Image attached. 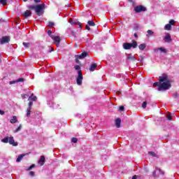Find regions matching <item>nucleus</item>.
I'll return each mask as SVG.
<instances>
[{
	"instance_id": "39",
	"label": "nucleus",
	"mask_w": 179,
	"mask_h": 179,
	"mask_svg": "<svg viewBox=\"0 0 179 179\" xmlns=\"http://www.w3.org/2000/svg\"><path fill=\"white\" fill-rule=\"evenodd\" d=\"M75 70L76 71H79L80 69V66H79V65H76V66H75Z\"/></svg>"
},
{
	"instance_id": "10",
	"label": "nucleus",
	"mask_w": 179,
	"mask_h": 179,
	"mask_svg": "<svg viewBox=\"0 0 179 179\" xmlns=\"http://www.w3.org/2000/svg\"><path fill=\"white\" fill-rule=\"evenodd\" d=\"M38 163L40 166H44V163H45V157H44V155H41Z\"/></svg>"
},
{
	"instance_id": "35",
	"label": "nucleus",
	"mask_w": 179,
	"mask_h": 179,
	"mask_svg": "<svg viewBox=\"0 0 179 179\" xmlns=\"http://www.w3.org/2000/svg\"><path fill=\"white\" fill-rule=\"evenodd\" d=\"M174 23H176V21H174V20H171L169 21V24H171V26L174 25Z\"/></svg>"
},
{
	"instance_id": "49",
	"label": "nucleus",
	"mask_w": 179,
	"mask_h": 179,
	"mask_svg": "<svg viewBox=\"0 0 179 179\" xmlns=\"http://www.w3.org/2000/svg\"><path fill=\"white\" fill-rule=\"evenodd\" d=\"M138 178V176L136 175H134L131 179H137Z\"/></svg>"
},
{
	"instance_id": "17",
	"label": "nucleus",
	"mask_w": 179,
	"mask_h": 179,
	"mask_svg": "<svg viewBox=\"0 0 179 179\" xmlns=\"http://www.w3.org/2000/svg\"><path fill=\"white\" fill-rule=\"evenodd\" d=\"M10 124H16L17 122V117L16 116H13L10 120Z\"/></svg>"
},
{
	"instance_id": "21",
	"label": "nucleus",
	"mask_w": 179,
	"mask_h": 179,
	"mask_svg": "<svg viewBox=\"0 0 179 179\" xmlns=\"http://www.w3.org/2000/svg\"><path fill=\"white\" fill-rule=\"evenodd\" d=\"M138 48H139V50H141V51H143V50H145V48H146V44H145V43H141V45H139Z\"/></svg>"
},
{
	"instance_id": "22",
	"label": "nucleus",
	"mask_w": 179,
	"mask_h": 179,
	"mask_svg": "<svg viewBox=\"0 0 179 179\" xmlns=\"http://www.w3.org/2000/svg\"><path fill=\"white\" fill-rule=\"evenodd\" d=\"M23 157H24V155H20L18 156V157L17 158L16 162H17V163L22 162V159H23Z\"/></svg>"
},
{
	"instance_id": "13",
	"label": "nucleus",
	"mask_w": 179,
	"mask_h": 179,
	"mask_svg": "<svg viewBox=\"0 0 179 179\" xmlns=\"http://www.w3.org/2000/svg\"><path fill=\"white\" fill-rule=\"evenodd\" d=\"M8 143L10 145H13V146H17V143L15 142L13 137H9Z\"/></svg>"
},
{
	"instance_id": "32",
	"label": "nucleus",
	"mask_w": 179,
	"mask_h": 179,
	"mask_svg": "<svg viewBox=\"0 0 179 179\" xmlns=\"http://www.w3.org/2000/svg\"><path fill=\"white\" fill-rule=\"evenodd\" d=\"M148 154L150 155V156H152L153 157H156V153H155V152H149Z\"/></svg>"
},
{
	"instance_id": "2",
	"label": "nucleus",
	"mask_w": 179,
	"mask_h": 179,
	"mask_svg": "<svg viewBox=\"0 0 179 179\" xmlns=\"http://www.w3.org/2000/svg\"><path fill=\"white\" fill-rule=\"evenodd\" d=\"M45 8V3H42L41 5H31L28 6V9H30L31 10H35L38 16H41V14L43 13V10H44Z\"/></svg>"
},
{
	"instance_id": "38",
	"label": "nucleus",
	"mask_w": 179,
	"mask_h": 179,
	"mask_svg": "<svg viewBox=\"0 0 179 179\" xmlns=\"http://www.w3.org/2000/svg\"><path fill=\"white\" fill-rule=\"evenodd\" d=\"M155 170H158V171H159V173H161V174L164 175V172L162 171V169H159V168L157 167V168L155 169Z\"/></svg>"
},
{
	"instance_id": "30",
	"label": "nucleus",
	"mask_w": 179,
	"mask_h": 179,
	"mask_svg": "<svg viewBox=\"0 0 179 179\" xmlns=\"http://www.w3.org/2000/svg\"><path fill=\"white\" fill-rule=\"evenodd\" d=\"M173 99H179V94L176 92L173 94Z\"/></svg>"
},
{
	"instance_id": "33",
	"label": "nucleus",
	"mask_w": 179,
	"mask_h": 179,
	"mask_svg": "<svg viewBox=\"0 0 179 179\" xmlns=\"http://www.w3.org/2000/svg\"><path fill=\"white\" fill-rule=\"evenodd\" d=\"M0 3H1V5H6L7 0H0Z\"/></svg>"
},
{
	"instance_id": "14",
	"label": "nucleus",
	"mask_w": 179,
	"mask_h": 179,
	"mask_svg": "<svg viewBox=\"0 0 179 179\" xmlns=\"http://www.w3.org/2000/svg\"><path fill=\"white\" fill-rule=\"evenodd\" d=\"M69 23H71V24H78V26H80V27H81L82 24L80 22H75L73 21V20H72V18H70L69 20Z\"/></svg>"
},
{
	"instance_id": "24",
	"label": "nucleus",
	"mask_w": 179,
	"mask_h": 179,
	"mask_svg": "<svg viewBox=\"0 0 179 179\" xmlns=\"http://www.w3.org/2000/svg\"><path fill=\"white\" fill-rule=\"evenodd\" d=\"M29 100H33V101H36L37 100V96H34L33 94L29 97Z\"/></svg>"
},
{
	"instance_id": "51",
	"label": "nucleus",
	"mask_w": 179,
	"mask_h": 179,
	"mask_svg": "<svg viewBox=\"0 0 179 179\" xmlns=\"http://www.w3.org/2000/svg\"><path fill=\"white\" fill-rule=\"evenodd\" d=\"M41 0H34V2L36 3H38V2H40Z\"/></svg>"
},
{
	"instance_id": "15",
	"label": "nucleus",
	"mask_w": 179,
	"mask_h": 179,
	"mask_svg": "<svg viewBox=\"0 0 179 179\" xmlns=\"http://www.w3.org/2000/svg\"><path fill=\"white\" fill-rule=\"evenodd\" d=\"M22 15L24 16V17H29L30 16H31V11L27 10Z\"/></svg>"
},
{
	"instance_id": "41",
	"label": "nucleus",
	"mask_w": 179,
	"mask_h": 179,
	"mask_svg": "<svg viewBox=\"0 0 179 179\" xmlns=\"http://www.w3.org/2000/svg\"><path fill=\"white\" fill-rule=\"evenodd\" d=\"M166 117H167V119H168L169 121H171V114H167Z\"/></svg>"
},
{
	"instance_id": "46",
	"label": "nucleus",
	"mask_w": 179,
	"mask_h": 179,
	"mask_svg": "<svg viewBox=\"0 0 179 179\" xmlns=\"http://www.w3.org/2000/svg\"><path fill=\"white\" fill-rule=\"evenodd\" d=\"M85 29H86L87 30L90 31V27H89V25H86V26H85Z\"/></svg>"
},
{
	"instance_id": "36",
	"label": "nucleus",
	"mask_w": 179,
	"mask_h": 179,
	"mask_svg": "<svg viewBox=\"0 0 179 179\" xmlns=\"http://www.w3.org/2000/svg\"><path fill=\"white\" fill-rule=\"evenodd\" d=\"M19 82H24V78H18L17 80V83H19Z\"/></svg>"
},
{
	"instance_id": "45",
	"label": "nucleus",
	"mask_w": 179,
	"mask_h": 179,
	"mask_svg": "<svg viewBox=\"0 0 179 179\" xmlns=\"http://www.w3.org/2000/svg\"><path fill=\"white\" fill-rule=\"evenodd\" d=\"M119 109L120 110V111H124V106H120Z\"/></svg>"
},
{
	"instance_id": "23",
	"label": "nucleus",
	"mask_w": 179,
	"mask_h": 179,
	"mask_svg": "<svg viewBox=\"0 0 179 179\" xmlns=\"http://www.w3.org/2000/svg\"><path fill=\"white\" fill-rule=\"evenodd\" d=\"M165 30H171V24H167L164 27Z\"/></svg>"
},
{
	"instance_id": "37",
	"label": "nucleus",
	"mask_w": 179,
	"mask_h": 179,
	"mask_svg": "<svg viewBox=\"0 0 179 179\" xmlns=\"http://www.w3.org/2000/svg\"><path fill=\"white\" fill-rule=\"evenodd\" d=\"M155 170H158V171H159V173H161V174L164 175V172L162 171V169H159V168L157 167V168L155 169Z\"/></svg>"
},
{
	"instance_id": "42",
	"label": "nucleus",
	"mask_w": 179,
	"mask_h": 179,
	"mask_svg": "<svg viewBox=\"0 0 179 179\" xmlns=\"http://www.w3.org/2000/svg\"><path fill=\"white\" fill-rule=\"evenodd\" d=\"M48 36H50V37H51V36H52V35H51V34H52V31L51 30H48Z\"/></svg>"
},
{
	"instance_id": "50",
	"label": "nucleus",
	"mask_w": 179,
	"mask_h": 179,
	"mask_svg": "<svg viewBox=\"0 0 179 179\" xmlns=\"http://www.w3.org/2000/svg\"><path fill=\"white\" fill-rule=\"evenodd\" d=\"M33 168H31V166H30L27 170V171H30V170H31Z\"/></svg>"
},
{
	"instance_id": "6",
	"label": "nucleus",
	"mask_w": 179,
	"mask_h": 179,
	"mask_svg": "<svg viewBox=\"0 0 179 179\" xmlns=\"http://www.w3.org/2000/svg\"><path fill=\"white\" fill-rule=\"evenodd\" d=\"M89 55V53L87 52H83L81 55H76V62H78V59H83V58H86Z\"/></svg>"
},
{
	"instance_id": "29",
	"label": "nucleus",
	"mask_w": 179,
	"mask_h": 179,
	"mask_svg": "<svg viewBox=\"0 0 179 179\" xmlns=\"http://www.w3.org/2000/svg\"><path fill=\"white\" fill-rule=\"evenodd\" d=\"M48 26H49V27H54L55 26V23H54V22H52L50 21V22H48Z\"/></svg>"
},
{
	"instance_id": "26",
	"label": "nucleus",
	"mask_w": 179,
	"mask_h": 179,
	"mask_svg": "<svg viewBox=\"0 0 179 179\" xmlns=\"http://www.w3.org/2000/svg\"><path fill=\"white\" fill-rule=\"evenodd\" d=\"M148 104H149V102H148L147 101H145L143 102V103H142V108H146V106H148Z\"/></svg>"
},
{
	"instance_id": "20",
	"label": "nucleus",
	"mask_w": 179,
	"mask_h": 179,
	"mask_svg": "<svg viewBox=\"0 0 179 179\" xmlns=\"http://www.w3.org/2000/svg\"><path fill=\"white\" fill-rule=\"evenodd\" d=\"M31 113V107H28L27 109L26 117H30Z\"/></svg>"
},
{
	"instance_id": "18",
	"label": "nucleus",
	"mask_w": 179,
	"mask_h": 179,
	"mask_svg": "<svg viewBox=\"0 0 179 179\" xmlns=\"http://www.w3.org/2000/svg\"><path fill=\"white\" fill-rule=\"evenodd\" d=\"M115 125H116L117 128H120V127H121V119H120V118L116 119Z\"/></svg>"
},
{
	"instance_id": "40",
	"label": "nucleus",
	"mask_w": 179,
	"mask_h": 179,
	"mask_svg": "<svg viewBox=\"0 0 179 179\" xmlns=\"http://www.w3.org/2000/svg\"><path fill=\"white\" fill-rule=\"evenodd\" d=\"M10 85H15V83H17V80H13V81H10Z\"/></svg>"
},
{
	"instance_id": "11",
	"label": "nucleus",
	"mask_w": 179,
	"mask_h": 179,
	"mask_svg": "<svg viewBox=\"0 0 179 179\" xmlns=\"http://www.w3.org/2000/svg\"><path fill=\"white\" fill-rule=\"evenodd\" d=\"M127 61H132L133 62L136 61V57L135 56L132 55V54H128L127 55Z\"/></svg>"
},
{
	"instance_id": "55",
	"label": "nucleus",
	"mask_w": 179,
	"mask_h": 179,
	"mask_svg": "<svg viewBox=\"0 0 179 179\" xmlns=\"http://www.w3.org/2000/svg\"><path fill=\"white\" fill-rule=\"evenodd\" d=\"M2 22H3L2 20H0V23H2Z\"/></svg>"
},
{
	"instance_id": "7",
	"label": "nucleus",
	"mask_w": 179,
	"mask_h": 179,
	"mask_svg": "<svg viewBox=\"0 0 179 179\" xmlns=\"http://www.w3.org/2000/svg\"><path fill=\"white\" fill-rule=\"evenodd\" d=\"M51 38L54 40L55 44H56L57 47H59V43H61V38H59V36H51Z\"/></svg>"
},
{
	"instance_id": "48",
	"label": "nucleus",
	"mask_w": 179,
	"mask_h": 179,
	"mask_svg": "<svg viewBox=\"0 0 179 179\" xmlns=\"http://www.w3.org/2000/svg\"><path fill=\"white\" fill-rule=\"evenodd\" d=\"M0 114H1V115H3V114H5V111L0 110Z\"/></svg>"
},
{
	"instance_id": "47",
	"label": "nucleus",
	"mask_w": 179,
	"mask_h": 179,
	"mask_svg": "<svg viewBox=\"0 0 179 179\" xmlns=\"http://www.w3.org/2000/svg\"><path fill=\"white\" fill-rule=\"evenodd\" d=\"M31 106H33V102H32V101H30V102L29 103V106H28V107H31Z\"/></svg>"
},
{
	"instance_id": "27",
	"label": "nucleus",
	"mask_w": 179,
	"mask_h": 179,
	"mask_svg": "<svg viewBox=\"0 0 179 179\" xmlns=\"http://www.w3.org/2000/svg\"><path fill=\"white\" fill-rule=\"evenodd\" d=\"M22 44L25 48H29V47H30V43L23 42Z\"/></svg>"
},
{
	"instance_id": "8",
	"label": "nucleus",
	"mask_w": 179,
	"mask_h": 179,
	"mask_svg": "<svg viewBox=\"0 0 179 179\" xmlns=\"http://www.w3.org/2000/svg\"><path fill=\"white\" fill-rule=\"evenodd\" d=\"M154 51L155 52H159V51H160V52H163L164 54H167L168 52L167 49H166V48H155Z\"/></svg>"
},
{
	"instance_id": "53",
	"label": "nucleus",
	"mask_w": 179,
	"mask_h": 179,
	"mask_svg": "<svg viewBox=\"0 0 179 179\" xmlns=\"http://www.w3.org/2000/svg\"><path fill=\"white\" fill-rule=\"evenodd\" d=\"M31 169H34V167H36V165H35V164H32V165L31 166Z\"/></svg>"
},
{
	"instance_id": "57",
	"label": "nucleus",
	"mask_w": 179,
	"mask_h": 179,
	"mask_svg": "<svg viewBox=\"0 0 179 179\" xmlns=\"http://www.w3.org/2000/svg\"><path fill=\"white\" fill-rule=\"evenodd\" d=\"M0 63H1V59H0Z\"/></svg>"
},
{
	"instance_id": "54",
	"label": "nucleus",
	"mask_w": 179,
	"mask_h": 179,
	"mask_svg": "<svg viewBox=\"0 0 179 179\" xmlns=\"http://www.w3.org/2000/svg\"><path fill=\"white\" fill-rule=\"evenodd\" d=\"M52 51H54L53 48H52V50H49V52H52Z\"/></svg>"
},
{
	"instance_id": "1",
	"label": "nucleus",
	"mask_w": 179,
	"mask_h": 179,
	"mask_svg": "<svg viewBox=\"0 0 179 179\" xmlns=\"http://www.w3.org/2000/svg\"><path fill=\"white\" fill-rule=\"evenodd\" d=\"M159 82H156L154 83L153 86L157 87L159 92L162 90H169L171 87V83L169 80V76L166 74H163L162 76L159 77Z\"/></svg>"
},
{
	"instance_id": "9",
	"label": "nucleus",
	"mask_w": 179,
	"mask_h": 179,
	"mask_svg": "<svg viewBox=\"0 0 179 179\" xmlns=\"http://www.w3.org/2000/svg\"><path fill=\"white\" fill-rule=\"evenodd\" d=\"M164 41H165V43H171L173 39H171V36H170L169 34H166L164 38Z\"/></svg>"
},
{
	"instance_id": "19",
	"label": "nucleus",
	"mask_w": 179,
	"mask_h": 179,
	"mask_svg": "<svg viewBox=\"0 0 179 179\" xmlns=\"http://www.w3.org/2000/svg\"><path fill=\"white\" fill-rule=\"evenodd\" d=\"M96 68H97V64H92L90 68V71H91V72H93L94 69H96Z\"/></svg>"
},
{
	"instance_id": "52",
	"label": "nucleus",
	"mask_w": 179,
	"mask_h": 179,
	"mask_svg": "<svg viewBox=\"0 0 179 179\" xmlns=\"http://www.w3.org/2000/svg\"><path fill=\"white\" fill-rule=\"evenodd\" d=\"M134 37H136V38H138V34L135 33L134 34Z\"/></svg>"
},
{
	"instance_id": "28",
	"label": "nucleus",
	"mask_w": 179,
	"mask_h": 179,
	"mask_svg": "<svg viewBox=\"0 0 179 179\" xmlns=\"http://www.w3.org/2000/svg\"><path fill=\"white\" fill-rule=\"evenodd\" d=\"M87 23H88V24H89L90 26H92V27L96 26V24L94 23V22H93V21H92V20L88 21Z\"/></svg>"
},
{
	"instance_id": "25",
	"label": "nucleus",
	"mask_w": 179,
	"mask_h": 179,
	"mask_svg": "<svg viewBox=\"0 0 179 179\" xmlns=\"http://www.w3.org/2000/svg\"><path fill=\"white\" fill-rule=\"evenodd\" d=\"M1 142L3 143H8L9 142V137H6L1 140Z\"/></svg>"
},
{
	"instance_id": "44",
	"label": "nucleus",
	"mask_w": 179,
	"mask_h": 179,
	"mask_svg": "<svg viewBox=\"0 0 179 179\" xmlns=\"http://www.w3.org/2000/svg\"><path fill=\"white\" fill-rule=\"evenodd\" d=\"M29 175H30L31 177H34V171H30V172H29Z\"/></svg>"
},
{
	"instance_id": "43",
	"label": "nucleus",
	"mask_w": 179,
	"mask_h": 179,
	"mask_svg": "<svg viewBox=\"0 0 179 179\" xmlns=\"http://www.w3.org/2000/svg\"><path fill=\"white\" fill-rule=\"evenodd\" d=\"M152 176L155 178H156V177H157V175H156V171H154L152 173Z\"/></svg>"
},
{
	"instance_id": "34",
	"label": "nucleus",
	"mask_w": 179,
	"mask_h": 179,
	"mask_svg": "<svg viewBox=\"0 0 179 179\" xmlns=\"http://www.w3.org/2000/svg\"><path fill=\"white\" fill-rule=\"evenodd\" d=\"M71 142H73V143H76L78 142V139L73 137L71 138Z\"/></svg>"
},
{
	"instance_id": "56",
	"label": "nucleus",
	"mask_w": 179,
	"mask_h": 179,
	"mask_svg": "<svg viewBox=\"0 0 179 179\" xmlns=\"http://www.w3.org/2000/svg\"><path fill=\"white\" fill-rule=\"evenodd\" d=\"M23 1H24V2H27L28 0H23Z\"/></svg>"
},
{
	"instance_id": "16",
	"label": "nucleus",
	"mask_w": 179,
	"mask_h": 179,
	"mask_svg": "<svg viewBox=\"0 0 179 179\" xmlns=\"http://www.w3.org/2000/svg\"><path fill=\"white\" fill-rule=\"evenodd\" d=\"M148 34L146 35V37L148 38H149V37H152V36H153L155 34V32H153V31L148 29L147 31Z\"/></svg>"
},
{
	"instance_id": "3",
	"label": "nucleus",
	"mask_w": 179,
	"mask_h": 179,
	"mask_svg": "<svg viewBox=\"0 0 179 179\" xmlns=\"http://www.w3.org/2000/svg\"><path fill=\"white\" fill-rule=\"evenodd\" d=\"M138 47V42L136 41L133 40L132 43H124L123 48L124 50H131V48H136Z\"/></svg>"
},
{
	"instance_id": "12",
	"label": "nucleus",
	"mask_w": 179,
	"mask_h": 179,
	"mask_svg": "<svg viewBox=\"0 0 179 179\" xmlns=\"http://www.w3.org/2000/svg\"><path fill=\"white\" fill-rule=\"evenodd\" d=\"M10 39L8 36H4L1 39V44H6L9 43Z\"/></svg>"
},
{
	"instance_id": "31",
	"label": "nucleus",
	"mask_w": 179,
	"mask_h": 179,
	"mask_svg": "<svg viewBox=\"0 0 179 179\" xmlns=\"http://www.w3.org/2000/svg\"><path fill=\"white\" fill-rule=\"evenodd\" d=\"M22 129V124H20V126L14 131V132H19Z\"/></svg>"
},
{
	"instance_id": "5",
	"label": "nucleus",
	"mask_w": 179,
	"mask_h": 179,
	"mask_svg": "<svg viewBox=\"0 0 179 179\" xmlns=\"http://www.w3.org/2000/svg\"><path fill=\"white\" fill-rule=\"evenodd\" d=\"M134 10L136 13H141V12H146V8L143 6H136L134 8Z\"/></svg>"
},
{
	"instance_id": "4",
	"label": "nucleus",
	"mask_w": 179,
	"mask_h": 179,
	"mask_svg": "<svg viewBox=\"0 0 179 179\" xmlns=\"http://www.w3.org/2000/svg\"><path fill=\"white\" fill-rule=\"evenodd\" d=\"M83 80V75L81 71H78V76L76 78L77 85L82 86V81Z\"/></svg>"
}]
</instances>
